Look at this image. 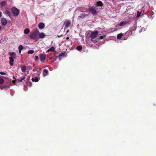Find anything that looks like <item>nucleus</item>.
Listing matches in <instances>:
<instances>
[{
    "label": "nucleus",
    "instance_id": "f257e3e1",
    "mask_svg": "<svg viewBox=\"0 0 156 156\" xmlns=\"http://www.w3.org/2000/svg\"><path fill=\"white\" fill-rule=\"evenodd\" d=\"M39 32V30L37 29L31 32L30 35V39L36 40V41L38 40V35Z\"/></svg>",
    "mask_w": 156,
    "mask_h": 156
},
{
    "label": "nucleus",
    "instance_id": "f03ea898",
    "mask_svg": "<svg viewBox=\"0 0 156 156\" xmlns=\"http://www.w3.org/2000/svg\"><path fill=\"white\" fill-rule=\"evenodd\" d=\"M9 54L10 55V57H9V64L10 66H12L13 65L14 59L15 58V57L16 56V54L13 52L9 53Z\"/></svg>",
    "mask_w": 156,
    "mask_h": 156
},
{
    "label": "nucleus",
    "instance_id": "7ed1b4c3",
    "mask_svg": "<svg viewBox=\"0 0 156 156\" xmlns=\"http://www.w3.org/2000/svg\"><path fill=\"white\" fill-rule=\"evenodd\" d=\"M12 13L15 16H18L19 13V11L18 9L15 7H12L11 9Z\"/></svg>",
    "mask_w": 156,
    "mask_h": 156
},
{
    "label": "nucleus",
    "instance_id": "20e7f679",
    "mask_svg": "<svg viewBox=\"0 0 156 156\" xmlns=\"http://www.w3.org/2000/svg\"><path fill=\"white\" fill-rule=\"evenodd\" d=\"M96 7H91L88 9L90 12H91L93 15L94 16L97 14V12L96 11Z\"/></svg>",
    "mask_w": 156,
    "mask_h": 156
},
{
    "label": "nucleus",
    "instance_id": "39448f33",
    "mask_svg": "<svg viewBox=\"0 0 156 156\" xmlns=\"http://www.w3.org/2000/svg\"><path fill=\"white\" fill-rule=\"evenodd\" d=\"M98 30H95L94 32H91V34H90V36H88V37H91V39H93L96 37L97 36L98 34Z\"/></svg>",
    "mask_w": 156,
    "mask_h": 156
},
{
    "label": "nucleus",
    "instance_id": "423d86ee",
    "mask_svg": "<svg viewBox=\"0 0 156 156\" xmlns=\"http://www.w3.org/2000/svg\"><path fill=\"white\" fill-rule=\"evenodd\" d=\"M40 58L41 62H43L44 60L46 57V55L45 54H40L39 56Z\"/></svg>",
    "mask_w": 156,
    "mask_h": 156
},
{
    "label": "nucleus",
    "instance_id": "0eeeda50",
    "mask_svg": "<svg viewBox=\"0 0 156 156\" xmlns=\"http://www.w3.org/2000/svg\"><path fill=\"white\" fill-rule=\"evenodd\" d=\"M46 36V35L43 32L40 33L38 35V39H43Z\"/></svg>",
    "mask_w": 156,
    "mask_h": 156
},
{
    "label": "nucleus",
    "instance_id": "6e6552de",
    "mask_svg": "<svg viewBox=\"0 0 156 156\" xmlns=\"http://www.w3.org/2000/svg\"><path fill=\"white\" fill-rule=\"evenodd\" d=\"M129 22L123 21L121 22L120 23H119V25L120 26H124L126 24H129Z\"/></svg>",
    "mask_w": 156,
    "mask_h": 156
},
{
    "label": "nucleus",
    "instance_id": "1a4fd4ad",
    "mask_svg": "<svg viewBox=\"0 0 156 156\" xmlns=\"http://www.w3.org/2000/svg\"><path fill=\"white\" fill-rule=\"evenodd\" d=\"M71 24V22L68 20L65 22V28H68Z\"/></svg>",
    "mask_w": 156,
    "mask_h": 156
},
{
    "label": "nucleus",
    "instance_id": "9d476101",
    "mask_svg": "<svg viewBox=\"0 0 156 156\" xmlns=\"http://www.w3.org/2000/svg\"><path fill=\"white\" fill-rule=\"evenodd\" d=\"M7 20L6 19L3 18L1 20V23L3 26H5L6 25Z\"/></svg>",
    "mask_w": 156,
    "mask_h": 156
},
{
    "label": "nucleus",
    "instance_id": "9b49d317",
    "mask_svg": "<svg viewBox=\"0 0 156 156\" xmlns=\"http://www.w3.org/2000/svg\"><path fill=\"white\" fill-rule=\"evenodd\" d=\"M44 24L43 23H41L38 24V27L40 29H42L44 28Z\"/></svg>",
    "mask_w": 156,
    "mask_h": 156
},
{
    "label": "nucleus",
    "instance_id": "f8f14e48",
    "mask_svg": "<svg viewBox=\"0 0 156 156\" xmlns=\"http://www.w3.org/2000/svg\"><path fill=\"white\" fill-rule=\"evenodd\" d=\"M55 49L53 46H52L50 48L48 49L46 51V52H54L55 51Z\"/></svg>",
    "mask_w": 156,
    "mask_h": 156
},
{
    "label": "nucleus",
    "instance_id": "ddd939ff",
    "mask_svg": "<svg viewBox=\"0 0 156 156\" xmlns=\"http://www.w3.org/2000/svg\"><path fill=\"white\" fill-rule=\"evenodd\" d=\"M103 5V3L101 1H98L96 3V6H102Z\"/></svg>",
    "mask_w": 156,
    "mask_h": 156
},
{
    "label": "nucleus",
    "instance_id": "4468645a",
    "mask_svg": "<svg viewBox=\"0 0 156 156\" xmlns=\"http://www.w3.org/2000/svg\"><path fill=\"white\" fill-rule=\"evenodd\" d=\"M30 32V30L28 28L25 29L24 30V33L25 34H28Z\"/></svg>",
    "mask_w": 156,
    "mask_h": 156
},
{
    "label": "nucleus",
    "instance_id": "2eb2a0df",
    "mask_svg": "<svg viewBox=\"0 0 156 156\" xmlns=\"http://www.w3.org/2000/svg\"><path fill=\"white\" fill-rule=\"evenodd\" d=\"M43 72L44 73H43V76H45L46 75V74L48 73V71L47 69H45L43 70Z\"/></svg>",
    "mask_w": 156,
    "mask_h": 156
},
{
    "label": "nucleus",
    "instance_id": "dca6fc26",
    "mask_svg": "<svg viewBox=\"0 0 156 156\" xmlns=\"http://www.w3.org/2000/svg\"><path fill=\"white\" fill-rule=\"evenodd\" d=\"M26 79V77L25 76H24L22 78H20V79H19L17 80L18 81V82H22V81Z\"/></svg>",
    "mask_w": 156,
    "mask_h": 156
},
{
    "label": "nucleus",
    "instance_id": "f3484780",
    "mask_svg": "<svg viewBox=\"0 0 156 156\" xmlns=\"http://www.w3.org/2000/svg\"><path fill=\"white\" fill-rule=\"evenodd\" d=\"M26 69V67L25 66H23L21 67L22 71L23 72H25Z\"/></svg>",
    "mask_w": 156,
    "mask_h": 156
},
{
    "label": "nucleus",
    "instance_id": "a211bd4d",
    "mask_svg": "<svg viewBox=\"0 0 156 156\" xmlns=\"http://www.w3.org/2000/svg\"><path fill=\"white\" fill-rule=\"evenodd\" d=\"M32 81L33 82H37L39 81V79L37 77L32 78Z\"/></svg>",
    "mask_w": 156,
    "mask_h": 156
},
{
    "label": "nucleus",
    "instance_id": "6ab92c4d",
    "mask_svg": "<svg viewBox=\"0 0 156 156\" xmlns=\"http://www.w3.org/2000/svg\"><path fill=\"white\" fill-rule=\"evenodd\" d=\"M88 14H82L80 15V16H79V18H83L84 17H85L86 16H88Z\"/></svg>",
    "mask_w": 156,
    "mask_h": 156
},
{
    "label": "nucleus",
    "instance_id": "aec40b11",
    "mask_svg": "<svg viewBox=\"0 0 156 156\" xmlns=\"http://www.w3.org/2000/svg\"><path fill=\"white\" fill-rule=\"evenodd\" d=\"M123 36V34L122 33H120L117 35V38L118 39H120Z\"/></svg>",
    "mask_w": 156,
    "mask_h": 156
},
{
    "label": "nucleus",
    "instance_id": "412c9836",
    "mask_svg": "<svg viewBox=\"0 0 156 156\" xmlns=\"http://www.w3.org/2000/svg\"><path fill=\"white\" fill-rule=\"evenodd\" d=\"M19 50V52L20 53L21 52V51L23 49V47L22 45H20L18 47Z\"/></svg>",
    "mask_w": 156,
    "mask_h": 156
},
{
    "label": "nucleus",
    "instance_id": "4be33fe9",
    "mask_svg": "<svg viewBox=\"0 0 156 156\" xmlns=\"http://www.w3.org/2000/svg\"><path fill=\"white\" fill-rule=\"evenodd\" d=\"M82 47L81 46H78L76 47V49L79 51H80L82 50Z\"/></svg>",
    "mask_w": 156,
    "mask_h": 156
},
{
    "label": "nucleus",
    "instance_id": "5701e85b",
    "mask_svg": "<svg viewBox=\"0 0 156 156\" xmlns=\"http://www.w3.org/2000/svg\"><path fill=\"white\" fill-rule=\"evenodd\" d=\"M5 4L6 2L3 1L2 2L0 3V5H1V6L3 7L5 5Z\"/></svg>",
    "mask_w": 156,
    "mask_h": 156
},
{
    "label": "nucleus",
    "instance_id": "b1692460",
    "mask_svg": "<svg viewBox=\"0 0 156 156\" xmlns=\"http://www.w3.org/2000/svg\"><path fill=\"white\" fill-rule=\"evenodd\" d=\"M34 51L33 50H29L28 52H27V53L28 54H32L34 53Z\"/></svg>",
    "mask_w": 156,
    "mask_h": 156
},
{
    "label": "nucleus",
    "instance_id": "393cba45",
    "mask_svg": "<svg viewBox=\"0 0 156 156\" xmlns=\"http://www.w3.org/2000/svg\"><path fill=\"white\" fill-rule=\"evenodd\" d=\"M4 83V80L1 77H0V84H2Z\"/></svg>",
    "mask_w": 156,
    "mask_h": 156
},
{
    "label": "nucleus",
    "instance_id": "a878e982",
    "mask_svg": "<svg viewBox=\"0 0 156 156\" xmlns=\"http://www.w3.org/2000/svg\"><path fill=\"white\" fill-rule=\"evenodd\" d=\"M141 14V13L139 11H138L137 12V14H136V16H137V17H139L140 14Z\"/></svg>",
    "mask_w": 156,
    "mask_h": 156
},
{
    "label": "nucleus",
    "instance_id": "bb28decb",
    "mask_svg": "<svg viewBox=\"0 0 156 156\" xmlns=\"http://www.w3.org/2000/svg\"><path fill=\"white\" fill-rule=\"evenodd\" d=\"M6 13L9 16H10V12L9 11H8V10H7L6 11Z\"/></svg>",
    "mask_w": 156,
    "mask_h": 156
},
{
    "label": "nucleus",
    "instance_id": "cd10ccee",
    "mask_svg": "<svg viewBox=\"0 0 156 156\" xmlns=\"http://www.w3.org/2000/svg\"><path fill=\"white\" fill-rule=\"evenodd\" d=\"M0 74L2 75H6V73L3 72H0Z\"/></svg>",
    "mask_w": 156,
    "mask_h": 156
},
{
    "label": "nucleus",
    "instance_id": "c85d7f7f",
    "mask_svg": "<svg viewBox=\"0 0 156 156\" xmlns=\"http://www.w3.org/2000/svg\"><path fill=\"white\" fill-rule=\"evenodd\" d=\"M39 59V57L38 56L36 55L35 56V58H34V60L35 61H37Z\"/></svg>",
    "mask_w": 156,
    "mask_h": 156
},
{
    "label": "nucleus",
    "instance_id": "c756f323",
    "mask_svg": "<svg viewBox=\"0 0 156 156\" xmlns=\"http://www.w3.org/2000/svg\"><path fill=\"white\" fill-rule=\"evenodd\" d=\"M17 81V80H13L12 81V83H13V84H15V81Z\"/></svg>",
    "mask_w": 156,
    "mask_h": 156
},
{
    "label": "nucleus",
    "instance_id": "7c9ffc66",
    "mask_svg": "<svg viewBox=\"0 0 156 156\" xmlns=\"http://www.w3.org/2000/svg\"><path fill=\"white\" fill-rule=\"evenodd\" d=\"M104 36H100L99 37V38L100 39H103Z\"/></svg>",
    "mask_w": 156,
    "mask_h": 156
},
{
    "label": "nucleus",
    "instance_id": "2f4dec72",
    "mask_svg": "<svg viewBox=\"0 0 156 156\" xmlns=\"http://www.w3.org/2000/svg\"><path fill=\"white\" fill-rule=\"evenodd\" d=\"M29 85H30V86H31L32 85V83L31 82H29Z\"/></svg>",
    "mask_w": 156,
    "mask_h": 156
},
{
    "label": "nucleus",
    "instance_id": "473e14b6",
    "mask_svg": "<svg viewBox=\"0 0 156 156\" xmlns=\"http://www.w3.org/2000/svg\"><path fill=\"white\" fill-rule=\"evenodd\" d=\"M63 56V54H61L59 55V57H61V56Z\"/></svg>",
    "mask_w": 156,
    "mask_h": 156
},
{
    "label": "nucleus",
    "instance_id": "72a5a7b5",
    "mask_svg": "<svg viewBox=\"0 0 156 156\" xmlns=\"http://www.w3.org/2000/svg\"><path fill=\"white\" fill-rule=\"evenodd\" d=\"M80 11H81V12H85V11H84L82 10V9H80Z\"/></svg>",
    "mask_w": 156,
    "mask_h": 156
},
{
    "label": "nucleus",
    "instance_id": "f704fd0d",
    "mask_svg": "<svg viewBox=\"0 0 156 156\" xmlns=\"http://www.w3.org/2000/svg\"><path fill=\"white\" fill-rule=\"evenodd\" d=\"M4 87H1V86H0V88L1 89V90H2L3 88H4Z\"/></svg>",
    "mask_w": 156,
    "mask_h": 156
},
{
    "label": "nucleus",
    "instance_id": "c9c22d12",
    "mask_svg": "<svg viewBox=\"0 0 156 156\" xmlns=\"http://www.w3.org/2000/svg\"><path fill=\"white\" fill-rule=\"evenodd\" d=\"M2 16V13L1 11H0V17Z\"/></svg>",
    "mask_w": 156,
    "mask_h": 156
},
{
    "label": "nucleus",
    "instance_id": "e433bc0d",
    "mask_svg": "<svg viewBox=\"0 0 156 156\" xmlns=\"http://www.w3.org/2000/svg\"><path fill=\"white\" fill-rule=\"evenodd\" d=\"M69 37H67L66 38V39L68 40L69 39Z\"/></svg>",
    "mask_w": 156,
    "mask_h": 156
},
{
    "label": "nucleus",
    "instance_id": "4c0bfd02",
    "mask_svg": "<svg viewBox=\"0 0 156 156\" xmlns=\"http://www.w3.org/2000/svg\"><path fill=\"white\" fill-rule=\"evenodd\" d=\"M13 79H14V80L15 79V77H13Z\"/></svg>",
    "mask_w": 156,
    "mask_h": 156
},
{
    "label": "nucleus",
    "instance_id": "58836bf2",
    "mask_svg": "<svg viewBox=\"0 0 156 156\" xmlns=\"http://www.w3.org/2000/svg\"><path fill=\"white\" fill-rule=\"evenodd\" d=\"M1 27H0V30H1Z\"/></svg>",
    "mask_w": 156,
    "mask_h": 156
},
{
    "label": "nucleus",
    "instance_id": "ea45409f",
    "mask_svg": "<svg viewBox=\"0 0 156 156\" xmlns=\"http://www.w3.org/2000/svg\"><path fill=\"white\" fill-rule=\"evenodd\" d=\"M113 0V1H114L115 0Z\"/></svg>",
    "mask_w": 156,
    "mask_h": 156
}]
</instances>
